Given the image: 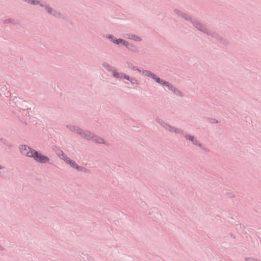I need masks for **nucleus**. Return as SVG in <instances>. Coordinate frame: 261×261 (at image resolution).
<instances>
[{
	"label": "nucleus",
	"instance_id": "39448f33",
	"mask_svg": "<svg viewBox=\"0 0 261 261\" xmlns=\"http://www.w3.org/2000/svg\"><path fill=\"white\" fill-rule=\"evenodd\" d=\"M102 66L106 70L111 72L113 74V76L115 78L119 79L120 74L122 73V72H119L116 69H115L111 65L107 62L102 63Z\"/></svg>",
	"mask_w": 261,
	"mask_h": 261
},
{
	"label": "nucleus",
	"instance_id": "2eb2a0df",
	"mask_svg": "<svg viewBox=\"0 0 261 261\" xmlns=\"http://www.w3.org/2000/svg\"><path fill=\"white\" fill-rule=\"evenodd\" d=\"M158 83L160 84L161 85L166 87L169 90L170 88V86H172V85L170 83H169L167 81H164L161 78L160 79L159 81H158Z\"/></svg>",
	"mask_w": 261,
	"mask_h": 261
},
{
	"label": "nucleus",
	"instance_id": "f8f14e48",
	"mask_svg": "<svg viewBox=\"0 0 261 261\" xmlns=\"http://www.w3.org/2000/svg\"><path fill=\"white\" fill-rule=\"evenodd\" d=\"M46 12H47V13L53 15L56 18L62 17V15L60 12H58L57 10H55L53 8L50 7L49 6L47 9Z\"/></svg>",
	"mask_w": 261,
	"mask_h": 261
},
{
	"label": "nucleus",
	"instance_id": "a878e982",
	"mask_svg": "<svg viewBox=\"0 0 261 261\" xmlns=\"http://www.w3.org/2000/svg\"><path fill=\"white\" fill-rule=\"evenodd\" d=\"M56 153L57 154V155L59 157V158H61V155L62 154H63L64 153L63 152V151L60 149H58L57 150H56Z\"/></svg>",
	"mask_w": 261,
	"mask_h": 261
},
{
	"label": "nucleus",
	"instance_id": "f3484780",
	"mask_svg": "<svg viewBox=\"0 0 261 261\" xmlns=\"http://www.w3.org/2000/svg\"><path fill=\"white\" fill-rule=\"evenodd\" d=\"M126 40L121 39V38H117L115 40L114 44H117L118 45H122L124 46L126 43Z\"/></svg>",
	"mask_w": 261,
	"mask_h": 261
},
{
	"label": "nucleus",
	"instance_id": "c756f323",
	"mask_svg": "<svg viewBox=\"0 0 261 261\" xmlns=\"http://www.w3.org/2000/svg\"><path fill=\"white\" fill-rule=\"evenodd\" d=\"M176 88L175 86H174L173 85H172V86H170L169 90L173 93V91H175Z\"/></svg>",
	"mask_w": 261,
	"mask_h": 261
},
{
	"label": "nucleus",
	"instance_id": "ddd939ff",
	"mask_svg": "<svg viewBox=\"0 0 261 261\" xmlns=\"http://www.w3.org/2000/svg\"><path fill=\"white\" fill-rule=\"evenodd\" d=\"M3 23L4 24L11 23L14 26H17L20 25V22L19 20L16 19H13L12 18H9L8 19L3 20Z\"/></svg>",
	"mask_w": 261,
	"mask_h": 261
},
{
	"label": "nucleus",
	"instance_id": "2f4dec72",
	"mask_svg": "<svg viewBox=\"0 0 261 261\" xmlns=\"http://www.w3.org/2000/svg\"><path fill=\"white\" fill-rule=\"evenodd\" d=\"M4 95H5L6 96L8 97L9 95H10V93L9 91H7V92H4Z\"/></svg>",
	"mask_w": 261,
	"mask_h": 261
},
{
	"label": "nucleus",
	"instance_id": "bb28decb",
	"mask_svg": "<svg viewBox=\"0 0 261 261\" xmlns=\"http://www.w3.org/2000/svg\"><path fill=\"white\" fill-rule=\"evenodd\" d=\"M40 2H41V1H40V0H32V5H34V6L39 5Z\"/></svg>",
	"mask_w": 261,
	"mask_h": 261
},
{
	"label": "nucleus",
	"instance_id": "0eeeda50",
	"mask_svg": "<svg viewBox=\"0 0 261 261\" xmlns=\"http://www.w3.org/2000/svg\"><path fill=\"white\" fill-rule=\"evenodd\" d=\"M119 79H125L127 81H128L131 83L132 85L133 86L138 85L139 84L138 80L136 78L130 77L129 76L122 72L120 74V76Z\"/></svg>",
	"mask_w": 261,
	"mask_h": 261
},
{
	"label": "nucleus",
	"instance_id": "c85d7f7f",
	"mask_svg": "<svg viewBox=\"0 0 261 261\" xmlns=\"http://www.w3.org/2000/svg\"><path fill=\"white\" fill-rule=\"evenodd\" d=\"M176 88L175 86H174L173 85H172V86H170L169 90L173 93V91H175Z\"/></svg>",
	"mask_w": 261,
	"mask_h": 261
},
{
	"label": "nucleus",
	"instance_id": "f257e3e1",
	"mask_svg": "<svg viewBox=\"0 0 261 261\" xmlns=\"http://www.w3.org/2000/svg\"><path fill=\"white\" fill-rule=\"evenodd\" d=\"M174 13L178 17L190 22L195 28L205 34L208 36L217 40L223 45H227L228 44V42L219 33L208 29L199 20L190 16L187 12L178 9H175Z\"/></svg>",
	"mask_w": 261,
	"mask_h": 261
},
{
	"label": "nucleus",
	"instance_id": "9b49d317",
	"mask_svg": "<svg viewBox=\"0 0 261 261\" xmlns=\"http://www.w3.org/2000/svg\"><path fill=\"white\" fill-rule=\"evenodd\" d=\"M142 73L147 77H149L155 81L156 83L159 81L160 77H158L155 74L151 72L150 71L147 70H143L142 71Z\"/></svg>",
	"mask_w": 261,
	"mask_h": 261
},
{
	"label": "nucleus",
	"instance_id": "5701e85b",
	"mask_svg": "<svg viewBox=\"0 0 261 261\" xmlns=\"http://www.w3.org/2000/svg\"><path fill=\"white\" fill-rule=\"evenodd\" d=\"M75 169H76L77 171L85 172L87 171V169L84 167L79 166L77 164L76 165Z\"/></svg>",
	"mask_w": 261,
	"mask_h": 261
},
{
	"label": "nucleus",
	"instance_id": "a211bd4d",
	"mask_svg": "<svg viewBox=\"0 0 261 261\" xmlns=\"http://www.w3.org/2000/svg\"><path fill=\"white\" fill-rule=\"evenodd\" d=\"M126 64L128 68L133 70H137L139 72H141V70L137 67L134 66L132 63L127 62Z\"/></svg>",
	"mask_w": 261,
	"mask_h": 261
},
{
	"label": "nucleus",
	"instance_id": "20e7f679",
	"mask_svg": "<svg viewBox=\"0 0 261 261\" xmlns=\"http://www.w3.org/2000/svg\"><path fill=\"white\" fill-rule=\"evenodd\" d=\"M32 158L36 161L41 164H45L50 161V159L44 155H43L40 152L34 150L33 153L32 155Z\"/></svg>",
	"mask_w": 261,
	"mask_h": 261
},
{
	"label": "nucleus",
	"instance_id": "9d476101",
	"mask_svg": "<svg viewBox=\"0 0 261 261\" xmlns=\"http://www.w3.org/2000/svg\"><path fill=\"white\" fill-rule=\"evenodd\" d=\"M123 37L127 39L132 40L136 42H141L142 40V38L135 34L132 33H126L123 35Z\"/></svg>",
	"mask_w": 261,
	"mask_h": 261
},
{
	"label": "nucleus",
	"instance_id": "b1692460",
	"mask_svg": "<svg viewBox=\"0 0 261 261\" xmlns=\"http://www.w3.org/2000/svg\"><path fill=\"white\" fill-rule=\"evenodd\" d=\"M207 121L211 123H218V121L215 118H207Z\"/></svg>",
	"mask_w": 261,
	"mask_h": 261
},
{
	"label": "nucleus",
	"instance_id": "cd10ccee",
	"mask_svg": "<svg viewBox=\"0 0 261 261\" xmlns=\"http://www.w3.org/2000/svg\"><path fill=\"white\" fill-rule=\"evenodd\" d=\"M245 261H259L258 260L255 259L253 257H245Z\"/></svg>",
	"mask_w": 261,
	"mask_h": 261
},
{
	"label": "nucleus",
	"instance_id": "4468645a",
	"mask_svg": "<svg viewBox=\"0 0 261 261\" xmlns=\"http://www.w3.org/2000/svg\"><path fill=\"white\" fill-rule=\"evenodd\" d=\"M92 140L96 144H103L106 146H109V143L105 142L104 139L100 137H98L95 135H93V137Z\"/></svg>",
	"mask_w": 261,
	"mask_h": 261
},
{
	"label": "nucleus",
	"instance_id": "7c9ffc66",
	"mask_svg": "<svg viewBox=\"0 0 261 261\" xmlns=\"http://www.w3.org/2000/svg\"><path fill=\"white\" fill-rule=\"evenodd\" d=\"M23 2H26L29 4L32 5V0H22Z\"/></svg>",
	"mask_w": 261,
	"mask_h": 261
},
{
	"label": "nucleus",
	"instance_id": "1a4fd4ad",
	"mask_svg": "<svg viewBox=\"0 0 261 261\" xmlns=\"http://www.w3.org/2000/svg\"><path fill=\"white\" fill-rule=\"evenodd\" d=\"M124 46L133 53H138L139 52V47L132 42L126 41Z\"/></svg>",
	"mask_w": 261,
	"mask_h": 261
},
{
	"label": "nucleus",
	"instance_id": "423d86ee",
	"mask_svg": "<svg viewBox=\"0 0 261 261\" xmlns=\"http://www.w3.org/2000/svg\"><path fill=\"white\" fill-rule=\"evenodd\" d=\"M21 153L28 157L31 158L35 149L26 145H21L19 147Z\"/></svg>",
	"mask_w": 261,
	"mask_h": 261
},
{
	"label": "nucleus",
	"instance_id": "412c9836",
	"mask_svg": "<svg viewBox=\"0 0 261 261\" xmlns=\"http://www.w3.org/2000/svg\"><path fill=\"white\" fill-rule=\"evenodd\" d=\"M173 93L177 96L180 97H182L184 96L182 92L177 88L175 89V91H173Z\"/></svg>",
	"mask_w": 261,
	"mask_h": 261
},
{
	"label": "nucleus",
	"instance_id": "aec40b11",
	"mask_svg": "<svg viewBox=\"0 0 261 261\" xmlns=\"http://www.w3.org/2000/svg\"><path fill=\"white\" fill-rule=\"evenodd\" d=\"M39 6L43 8L46 11L47 9L48 8V7L49 5L47 3H46L45 2L41 1L40 3V4H39Z\"/></svg>",
	"mask_w": 261,
	"mask_h": 261
},
{
	"label": "nucleus",
	"instance_id": "f03ea898",
	"mask_svg": "<svg viewBox=\"0 0 261 261\" xmlns=\"http://www.w3.org/2000/svg\"><path fill=\"white\" fill-rule=\"evenodd\" d=\"M66 127L71 132L79 135L82 138L87 140H92V138L93 137V133L89 130H83L77 126L73 125H67Z\"/></svg>",
	"mask_w": 261,
	"mask_h": 261
},
{
	"label": "nucleus",
	"instance_id": "6ab92c4d",
	"mask_svg": "<svg viewBox=\"0 0 261 261\" xmlns=\"http://www.w3.org/2000/svg\"><path fill=\"white\" fill-rule=\"evenodd\" d=\"M105 37L113 43H115V40L117 39V38L115 36L109 34H107Z\"/></svg>",
	"mask_w": 261,
	"mask_h": 261
},
{
	"label": "nucleus",
	"instance_id": "f704fd0d",
	"mask_svg": "<svg viewBox=\"0 0 261 261\" xmlns=\"http://www.w3.org/2000/svg\"><path fill=\"white\" fill-rule=\"evenodd\" d=\"M3 169V167L0 165V170Z\"/></svg>",
	"mask_w": 261,
	"mask_h": 261
},
{
	"label": "nucleus",
	"instance_id": "72a5a7b5",
	"mask_svg": "<svg viewBox=\"0 0 261 261\" xmlns=\"http://www.w3.org/2000/svg\"><path fill=\"white\" fill-rule=\"evenodd\" d=\"M4 250H5L4 248L1 245H0V250L4 251Z\"/></svg>",
	"mask_w": 261,
	"mask_h": 261
},
{
	"label": "nucleus",
	"instance_id": "393cba45",
	"mask_svg": "<svg viewBox=\"0 0 261 261\" xmlns=\"http://www.w3.org/2000/svg\"><path fill=\"white\" fill-rule=\"evenodd\" d=\"M61 159L64 160L65 162H67L68 160L69 159V158H68V156L66 155L65 153H64L62 154L60 158Z\"/></svg>",
	"mask_w": 261,
	"mask_h": 261
},
{
	"label": "nucleus",
	"instance_id": "6e6552de",
	"mask_svg": "<svg viewBox=\"0 0 261 261\" xmlns=\"http://www.w3.org/2000/svg\"><path fill=\"white\" fill-rule=\"evenodd\" d=\"M156 121L160 124L163 128H164L166 130L169 131L170 132H172L173 128L174 126H171L169 123L165 122L163 119L161 118H156Z\"/></svg>",
	"mask_w": 261,
	"mask_h": 261
},
{
	"label": "nucleus",
	"instance_id": "dca6fc26",
	"mask_svg": "<svg viewBox=\"0 0 261 261\" xmlns=\"http://www.w3.org/2000/svg\"><path fill=\"white\" fill-rule=\"evenodd\" d=\"M172 133H173L175 134H179L181 136H184L186 133V132L180 128L174 126Z\"/></svg>",
	"mask_w": 261,
	"mask_h": 261
},
{
	"label": "nucleus",
	"instance_id": "4be33fe9",
	"mask_svg": "<svg viewBox=\"0 0 261 261\" xmlns=\"http://www.w3.org/2000/svg\"><path fill=\"white\" fill-rule=\"evenodd\" d=\"M66 163L70 165L73 168H75L77 165V164L73 160H72L70 159H69Z\"/></svg>",
	"mask_w": 261,
	"mask_h": 261
},
{
	"label": "nucleus",
	"instance_id": "7ed1b4c3",
	"mask_svg": "<svg viewBox=\"0 0 261 261\" xmlns=\"http://www.w3.org/2000/svg\"><path fill=\"white\" fill-rule=\"evenodd\" d=\"M184 137L187 141H190L193 145L199 147L202 150L206 152L209 151V149L204 145L201 143L195 136L186 132Z\"/></svg>",
	"mask_w": 261,
	"mask_h": 261
},
{
	"label": "nucleus",
	"instance_id": "473e14b6",
	"mask_svg": "<svg viewBox=\"0 0 261 261\" xmlns=\"http://www.w3.org/2000/svg\"><path fill=\"white\" fill-rule=\"evenodd\" d=\"M7 90V88H6V86H4L1 89V90L3 91V92H4L5 90Z\"/></svg>",
	"mask_w": 261,
	"mask_h": 261
}]
</instances>
